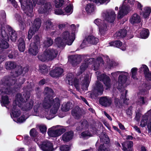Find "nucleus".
I'll list each match as a JSON object with an SVG mask.
<instances>
[{
	"label": "nucleus",
	"instance_id": "f257e3e1",
	"mask_svg": "<svg viewBox=\"0 0 151 151\" xmlns=\"http://www.w3.org/2000/svg\"><path fill=\"white\" fill-rule=\"evenodd\" d=\"M2 82L4 86L0 89V95L3 94L9 95L12 93L11 87L16 83L14 78L5 76L3 78Z\"/></svg>",
	"mask_w": 151,
	"mask_h": 151
},
{
	"label": "nucleus",
	"instance_id": "f03ea898",
	"mask_svg": "<svg viewBox=\"0 0 151 151\" xmlns=\"http://www.w3.org/2000/svg\"><path fill=\"white\" fill-rule=\"evenodd\" d=\"M30 94L27 93H24L23 95L20 93L17 94L16 96L17 100L13 101L12 105L13 107L12 109V111L18 110L17 109L18 105V106L22 107V104L21 103L27 101L28 99L30 98Z\"/></svg>",
	"mask_w": 151,
	"mask_h": 151
},
{
	"label": "nucleus",
	"instance_id": "7ed1b4c3",
	"mask_svg": "<svg viewBox=\"0 0 151 151\" xmlns=\"http://www.w3.org/2000/svg\"><path fill=\"white\" fill-rule=\"evenodd\" d=\"M21 6L24 11V13L28 17H32L33 16V5L31 0H26L22 2V0H19Z\"/></svg>",
	"mask_w": 151,
	"mask_h": 151
},
{
	"label": "nucleus",
	"instance_id": "20e7f679",
	"mask_svg": "<svg viewBox=\"0 0 151 151\" xmlns=\"http://www.w3.org/2000/svg\"><path fill=\"white\" fill-rule=\"evenodd\" d=\"M128 4L127 5L123 4L122 5L119 7V10L117 15V18L118 19H121L124 16L127 15L130 9L129 5H134L135 0H128Z\"/></svg>",
	"mask_w": 151,
	"mask_h": 151
},
{
	"label": "nucleus",
	"instance_id": "39448f33",
	"mask_svg": "<svg viewBox=\"0 0 151 151\" xmlns=\"http://www.w3.org/2000/svg\"><path fill=\"white\" fill-rule=\"evenodd\" d=\"M41 24V20L39 18H36L34 20L32 27L29 29L27 38L29 40L35 32H37L40 28Z\"/></svg>",
	"mask_w": 151,
	"mask_h": 151
},
{
	"label": "nucleus",
	"instance_id": "423d86ee",
	"mask_svg": "<svg viewBox=\"0 0 151 151\" xmlns=\"http://www.w3.org/2000/svg\"><path fill=\"white\" fill-rule=\"evenodd\" d=\"M34 141L43 151H53L54 150L53 144L49 140H46L40 142L37 139H35Z\"/></svg>",
	"mask_w": 151,
	"mask_h": 151
},
{
	"label": "nucleus",
	"instance_id": "0eeeda50",
	"mask_svg": "<svg viewBox=\"0 0 151 151\" xmlns=\"http://www.w3.org/2000/svg\"><path fill=\"white\" fill-rule=\"evenodd\" d=\"M1 35L3 39H0V48L2 49H6L9 47L7 41H9V37L4 30H2Z\"/></svg>",
	"mask_w": 151,
	"mask_h": 151
},
{
	"label": "nucleus",
	"instance_id": "6e6552de",
	"mask_svg": "<svg viewBox=\"0 0 151 151\" xmlns=\"http://www.w3.org/2000/svg\"><path fill=\"white\" fill-rule=\"evenodd\" d=\"M62 37L63 40L68 45H71L75 39V37L70 35V32L68 31L64 32L62 34Z\"/></svg>",
	"mask_w": 151,
	"mask_h": 151
},
{
	"label": "nucleus",
	"instance_id": "1a4fd4ad",
	"mask_svg": "<svg viewBox=\"0 0 151 151\" xmlns=\"http://www.w3.org/2000/svg\"><path fill=\"white\" fill-rule=\"evenodd\" d=\"M7 76L12 77L13 78H14V79L16 80V83L12 86V87H11V89L12 90V93L18 92L21 88L22 85L25 82V78H20L18 80V84H15L17 82V80L15 77H13V76Z\"/></svg>",
	"mask_w": 151,
	"mask_h": 151
},
{
	"label": "nucleus",
	"instance_id": "9d476101",
	"mask_svg": "<svg viewBox=\"0 0 151 151\" xmlns=\"http://www.w3.org/2000/svg\"><path fill=\"white\" fill-rule=\"evenodd\" d=\"M94 22L99 27V32L101 35H104L105 32L107 30V24L103 21L98 19H96Z\"/></svg>",
	"mask_w": 151,
	"mask_h": 151
},
{
	"label": "nucleus",
	"instance_id": "9b49d317",
	"mask_svg": "<svg viewBox=\"0 0 151 151\" xmlns=\"http://www.w3.org/2000/svg\"><path fill=\"white\" fill-rule=\"evenodd\" d=\"M52 106L53 107L50 110V112L53 114H56L60 106V100L59 98L56 97L52 99Z\"/></svg>",
	"mask_w": 151,
	"mask_h": 151
},
{
	"label": "nucleus",
	"instance_id": "f8f14e48",
	"mask_svg": "<svg viewBox=\"0 0 151 151\" xmlns=\"http://www.w3.org/2000/svg\"><path fill=\"white\" fill-rule=\"evenodd\" d=\"M8 30L9 37H10L11 40L13 42H15L17 39V32L9 25L6 26Z\"/></svg>",
	"mask_w": 151,
	"mask_h": 151
},
{
	"label": "nucleus",
	"instance_id": "ddd939ff",
	"mask_svg": "<svg viewBox=\"0 0 151 151\" xmlns=\"http://www.w3.org/2000/svg\"><path fill=\"white\" fill-rule=\"evenodd\" d=\"M52 99V96L50 95L46 96L45 97L42 104V106L45 109H48L51 107Z\"/></svg>",
	"mask_w": 151,
	"mask_h": 151
},
{
	"label": "nucleus",
	"instance_id": "4468645a",
	"mask_svg": "<svg viewBox=\"0 0 151 151\" xmlns=\"http://www.w3.org/2000/svg\"><path fill=\"white\" fill-rule=\"evenodd\" d=\"M112 99L111 98L107 96L100 97L99 100L100 104L105 107L110 106L112 104Z\"/></svg>",
	"mask_w": 151,
	"mask_h": 151
},
{
	"label": "nucleus",
	"instance_id": "2eb2a0df",
	"mask_svg": "<svg viewBox=\"0 0 151 151\" xmlns=\"http://www.w3.org/2000/svg\"><path fill=\"white\" fill-rule=\"evenodd\" d=\"M63 72V69L60 67H56L51 70L49 73L50 75L53 78H58L60 76Z\"/></svg>",
	"mask_w": 151,
	"mask_h": 151
},
{
	"label": "nucleus",
	"instance_id": "dca6fc26",
	"mask_svg": "<svg viewBox=\"0 0 151 151\" xmlns=\"http://www.w3.org/2000/svg\"><path fill=\"white\" fill-rule=\"evenodd\" d=\"M116 17V14L114 10L106 12L105 16V19L110 23H113Z\"/></svg>",
	"mask_w": 151,
	"mask_h": 151
},
{
	"label": "nucleus",
	"instance_id": "f3484780",
	"mask_svg": "<svg viewBox=\"0 0 151 151\" xmlns=\"http://www.w3.org/2000/svg\"><path fill=\"white\" fill-rule=\"evenodd\" d=\"M50 60H52L56 58L58 54V51L53 48H50L45 50Z\"/></svg>",
	"mask_w": 151,
	"mask_h": 151
},
{
	"label": "nucleus",
	"instance_id": "a211bd4d",
	"mask_svg": "<svg viewBox=\"0 0 151 151\" xmlns=\"http://www.w3.org/2000/svg\"><path fill=\"white\" fill-rule=\"evenodd\" d=\"M71 113L74 119H78L81 118L82 112L80 107L76 106L71 110Z\"/></svg>",
	"mask_w": 151,
	"mask_h": 151
},
{
	"label": "nucleus",
	"instance_id": "6ab92c4d",
	"mask_svg": "<svg viewBox=\"0 0 151 151\" xmlns=\"http://www.w3.org/2000/svg\"><path fill=\"white\" fill-rule=\"evenodd\" d=\"M81 58L77 55H71L69 57L68 60L73 67H75L81 61Z\"/></svg>",
	"mask_w": 151,
	"mask_h": 151
},
{
	"label": "nucleus",
	"instance_id": "aec40b11",
	"mask_svg": "<svg viewBox=\"0 0 151 151\" xmlns=\"http://www.w3.org/2000/svg\"><path fill=\"white\" fill-rule=\"evenodd\" d=\"M101 80L102 81L106 86V89H108L110 88L111 87V84L110 83L111 81L109 77L106 74H103L100 76Z\"/></svg>",
	"mask_w": 151,
	"mask_h": 151
},
{
	"label": "nucleus",
	"instance_id": "412c9836",
	"mask_svg": "<svg viewBox=\"0 0 151 151\" xmlns=\"http://www.w3.org/2000/svg\"><path fill=\"white\" fill-rule=\"evenodd\" d=\"M88 127V122L86 120H81L76 127V130L78 131H81L83 129L87 128Z\"/></svg>",
	"mask_w": 151,
	"mask_h": 151
},
{
	"label": "nucleus",
	"instance_id": "4be33fe9",
	"mask_svg": "<svg viewBox=\"0 0 151 151\" xmlns=\"http://www.w3.org/2000/svg\"><path fill=\"white\" fill-rule=\"evenodd\" d=\"M74 132L73 131L70 130L65 132L62 135V139L64 141L67 142L70 141L73 138Z\"/></svg>",
	"mask_w": 151,
	"mask_h": 151
},
{
	"label": "nucleus",
	"instance_id": "5701e85b",
	"mask_svg": "<svg viewBox=\"0 0 151 151\" xmlns=\"http://www.w3.org/2000/svg\"><path fill=\"white\" fill-rule=\"evenodd\" d=\"M33 101L31 99L27 103H25L24 105L22 104V110L27 111L30 110L33 107Z\"/></svg>",
	"mask_w": 151,
	"mask_h": 151
},
{
	"label": "nucleus",
	"instance_id": "b1692460",
	"mask_svg": "<svg viewBox=\"0 0 151 151\" xmlns=\"http://www.w3.org/2000/svg\"><path fill=\"white\" fill-rule=\"evenodd\" d=\"M94 89L97 92L99 95H102L104 91L103 86L99 81H96L94 87Z\"/></svg>",
	"mask_w": 151,
	"mask_h": 151
},
{
	"label": "nucleus",
	"instance_id": "393cba45",
	"mask_svg": "<svg viewBox=\"0 0 151 151\" xmlns=\"http://www.w3.org/2000/svg\"><path fill=\"white\" fill-rule=\"evenodd\" d=\"M94 58H86L85 60V63H83L80 67V73L82 74L88 67V63L90 61H93Z\"/></svg>",
	"mask_w": 151,
	"mask_h": 151
},
{
	"label": "nucleus",
	"instance_id": "a878e982",
	"mask_svg": "<svg viewBox=\"0 0 151 151\" xmlns=\"http://www.w3.org/2000/svg\"><path fill=\"white\" fill-rule=\"evenodd\" d=\"M127 80V76L124 75H120L118 77V83L117 89H119L122 88L123 85L125 83Z\"/></svg>",
	"mask_w": 151,
	"mask_h": 151
},
{
	"label": "nucleus",
	"instance_id": "bb28decb",
	"mask_svg": "<svg viewBox=\"0 0 151 151\" xmlns=\"http://www.w3.org/2000/svg\"><path fill=\"white\" fill-rule=\"evenodd\" d=\"M24 21L25 20L22 19L20 17H19L18 21L19 23V25L20 29L22 31H24V30L26 27V24H27V26H29L30 24L31 21L29 19H27L26 24L25 22H24Z\"/></svg>",
	"mask_w": 151,
	"mask_h": 151
},
{
	"label": "nucleus",
	"instance_id": "cd10ccee",
	"mask_svg": "<svg viewBox=\"0 0 151 151\" xmlns=\"http://www.w3.org/2000/svg\"><path fill=\"white\" fill-rule=\"evenodd\" d=\"M39 47L30 44L28 49L29 54L32 55H36L38 53Z\"/></svg>",
	"mask_w": 151,
	"mask_h": 151
},
{
	"label": "nucleus",
	"instance_id": "c85d7f7f",
	"mask_svg": "<svg viewBox=\"0 0 151 151\" xmlns=\"http://www.w3.org/2000/svg\"><path fill=\"white\" fill-rule=\"evenodd\" d=\"M52 6L50 2L45 3L44 8H41L39 9V12L40 13L48 14L49 11L51 9Z\"/></svg>",
	"mask_w": 151,
	"mask_h": 151
},
{
	"label": "nucleus",
	"instance_id": "c756f323",
	"mask_svg": "<svg viewBox=\"0 0 151 151\" xmlns=\"http://www.w3.org/2000/svg\"><path fill=\"white\" fill-rule=\"evenodd\" d=\"M18 47L19 50L21 52H24L25 49V44L24 39L20 38L18 40Z\"/></svg>",
	"mask_w": 151,
	"mask_h": 151
},
{
	"label": "nucleus",
	"instance_id": "7c9ffc66",
	"mask_svg": "<svg viewBox=\"0 0 151 151\" xmlns=\"http://www.w3.org/2000/svg\"><path fill=\"white\" fill-rule=\"evenodd\" d=\"M126 143L127 148L125 147L124 143L122 144L123 151H133V149L132 148L133 146V142L132 141H127Z\"/></svg>",
	"mask_w": 151,
	"mask_h": 151
},
{
	"label": "nucleus",
	"instance_id": "2f4dec72",
	"mask_svg": "<svg viewBox=\"0 0 151 151\" xmlns=\"http://www.w3.org/2000/svg\"><path fill=\"white\" fill-rule=\"evenodd\" d=\"M130 22L132 24L138 23L140 22L141 19L139 16L137 14H134L132 16L130 19Z\"/></svg>",
	"mask_w": 151,
	"mask_h": 151
},
{
	"label": "nucleus",
	"instance_id": "473e14b6",
	"mask_svg": "<svg viewBox=\"0 0 151 151\" xmlns=\"http://www.w3.org/2000/svg\"><path fill=\"white\" fill-rule=\"evenodd\" d=\"M127 34V31L125 29H121L116 32L115 35L118 39L125 37Z\"/></svg>",
	"mask_w": 151,
	"mask_h": 151
},
{
	"label": "nucleus",
	"instance_id": "72a5a7b5",
	"mask_svg": "<svg viewBox=\"0 0 151 151\" xmlns=\"http://www.w3.org/2000/svg\"><path fill=\"white\" fill-rule=\"evenodd\" d=\"M86 40L88 43L91 44L96 45L99 42L98 39L95 37L91 36H88L86 38Z\"/></svg>",
	"mask_w": 151,
	"mask_h": 151
},
{
	"label": "nucleus",
	"instance_id": "f704fd0d",
	"mask_svg": "<svg viewBox=\"0 0 151 151\" xmlns=\"http://www.w3.org/2000/svg\"><path fill=\"white\" fill-rule=\"evenodd\" d=\"M46 30L47 31L55 30V25L50 20H48L45 23Z\"/></svg>",
	"mask_w": 151,
	"mask_h": 151
},
{
	"label": "nucleus",
	"instance_id": "c9c22d12",
	"mask_svg": "<svg viewBox=\"0 0 151 151\" xmlns=\"http://www.w3.org/2000/svg\"><path fill=\"white\" fill-rule=\"evenodd\" d=\"M6 68V69L11 70L15 68L17 66L16 63L13 61H9L5 63Z\"/></svg>",
	"mask_w": 151,
	"mask_h": 151
},
{
	"label": "nucleus",
	"instance_id": "e433bc0d",
	"mask_svg": "<svg viewBox=\"0 0 151 151\" xmlns=\"http://www.w3.org/2000/svg\"><path fill=\"white\" fill-rule=\"evenodd\" d=\"M15 70L14 74L13 75H11L10 76H13V77H15L18 76L19 75H21L23 72L22 70V67L20 65H18L16 67Z\"/></svg>",
	"mask_w": 151,
	"mask_h": 151
},
{
	"label": "nucleus",
	"instance_id": "4c0bfd02",
	"mask_svg": "<svg viewBox=\"0 0 151 151\" xmlns=\"http://www.w3.org/2000/svg\"><path fill=\"white\" fill-rule=\"evenodd\" d=\"M85 10L88 14L91 13L94 11L95 6L93 3H88L86 6Z\"/></svg>",
	"mask_w": 151,
	"mask_h": 151
},
{
	"label": "nucleus",
	"instance_id": "58836bf2",
	"mask_svg": "<svg viewBox=\"0 0 151 151\" xmlns=\"http://www.w3.org/2000/svg\"><path fill=\"white\" fill-rule=\"evenodd\" d=\"M55 44L59 47H63L65 45V42L60 37L56 38L55 40Z\"/></svg>",
	"mask_w": 151,
	"mask_h": 151
},
{
	"label": "nucleus",
	"instance_id": "ea45409f",
	"mask_svg": "<svg viewBox=\"0 0 151 151\" xmlns=\"http://www.w3.org/2000/svg\"><path fill=\"white\" fill-rule=\"evenodd\" d=\"M140 37L142 39H146L149 35V31L147 29H143L140 33Z\"/></svg>",
	"mask_w": 151,
	"mask_h": 151
},
{
	"label": "nucleus",
	"instance_id": "a19ab883",
	"mask_svg": "<svg viewBox=\"0 0 151 151\" xmlns=\"http://www.w3.org/2000/svg\"><path fill=\"white\" fill-rule=\"evenodd\" d=\"M1 102L2 106H6L10 103L8 96L7 95L2 96Z\"/></svg>",
	"mask_w": 151,
	"mask_h": 151
},
{
	"label": "nucleus",
	"instance_id": "79ce46f5",
	"mask_svg": "<svg viewBox=\"0 0 151 151\" xmlns=\"http://www.w3.org/2000/svg\"><path fill=\"white\" fill-rule=\"evenodd\" d=\"M38 58L39 60L43 62L50 60L45 51L44 53L39 54L38 56Z\"/></svg>",
	"mask_w": 151,
	"mask_h": 151
},
{
	"label": "nucleus",
	"instance_id": "37998d69",
	"mask_svg": "<svg viewBox=\"0 0 151 151\" xmlns=\"http://www.w3.org/2000/svg\"><path fill=\"white\" fill-rule=\"evenodd\" d=\"M18 55V51L15 50H12L9 52L8 55V56L9 58L11 59H15Z\"/></svg>",
	"mask_w": 151,
	"mask_h": 151
},
{
	"label": "nucleus",
	"instance_id": "c03bdc74",
	"mask_svg": "<svg viewBox=\"0 0 151 151\" xmlns=\"http://www.w3.org/2000/svg\"><path fill=\"white\" fill-rule=\"evenodd\" d=\"M110 46L119 48L122 45V43L119 40L113 41L109 43Z\"/></svg>",
	"mask_w": 151,
	"mask_h": 151
},
{
	"label": "nucleus",
	"instance_id": "a18cd8bd",
	"mask_svg": "<svg viewBox=\"0 0 151 151\" xmlns=\"http://www.w3.org/2000/svg\"><path fill=\"white\" fill-rule=\"evenodd\" d=\"M144 75L147 81H151V72H150L148 68H147L145 70Z\"/></svg>",
	"mask_w": 151,
	"mask_h": 151
},
{
	"label": "nucleus",
	"instance_id": "49530a36",
	"mask_svg": "<svg viewBox=\"0 0 151 151\" xmlns=\"http://www.w3.org/2000/svg\"><path fill=\"white\" fill-rule=\"evenodd\" d=\"M110 149L108 145L105 144H101L99 146L98 151H109Z\"/></svg>",
	"mask_w": 151,
	"mask_h": 151
},
{
	"label": "nucleus",
	"instance_id": "de8ad7c7",
	"mask_svg": "<svg viewBox=\"0 0 151 151\" xmlns=\"http://www.w3.org/2000/svg\"><path fill=\"white\" fill-rule=\"evenodd\" d=\"M33 42L30 44H32L33 45L39 47L40 42V38L39 36L37 35H35L33 37Z\"/></svg>",
	"mask_w": 151,
	"mask_h": 151
},
{
	"label": "nucleus",
	"instance_id": "09e8293b",
	"mask_svg": "<svg viewBox=\"0 0 151 151\" xmlns=\"http://www.w3.org/2000/svg\"><path fill=\"white\" fill-rule=\"evenodd\" d=\"M53 41L51 38L47 37V40L44 42V46L48 47L52 45L53 44Z\"/></svg>",
	"mask_w": 151,
	"mask_h": 151
},
{
	"label": "nucleus",
	"instance_id": "8fccbe9b",
	"mask_svg": "<svg viewBox=\"0 0 151 151\" xmlns=\"http://www.w3.org/2000/svg\"><path fill=\"white\" fill-rule=\"evenodd\" d=\"M55 5L56 8L61 7L65 3L64 0H54Z\"/></svg>",
	"mask_w": 151,
	"mask_h": 151
},
{
	"label": "nucleus",
	"instance_id": "3c124183",
	"mask_svg": "<svg viewBox=\"0 0 151 151\" xmlns=\"http://www.w3.org/2000/svg\"><path fill=\"white\" fill-rule=\"evenodd\" d=\"M137 71L138 69L136 68H133L131 70V77L134 79H138L137 77Z\"/></svg>",
	"mask_w": 151,
	"mask_h": 151
},
{
	"label": "nucleus",
	"instance_id": "603ef678",
	"mask_svg": "<svg viewBox=\"0 0 151 151\" xmlns=\"http://www.w3.org/2000/svg\"><path fill=\"white\" fill-rule=\"evenodd\" d=\"M53 92V90L51 88L48 87H46L43 92V93L44 95L46 96L50 95L51 96V94Z\"/></svg>",
	"mask_w": 151,
	"mask_h": 151
},
{
	"label": "nucleus",
	"instance_id": "864d4df0",
	"mask_svg": "<svg viewBox=\"0 0 151 151\" xmlns=\"http://www.w3.org/2000/svg\"><path fill=\"white\" fill-rule=\"evenodd\" d=\"M100 141L104 142V144L107 145L109 142V138L107 135L104 134L100 138Z\"/></svg>",
	"mask_w": 151,
	"mask_h": 151
},
{
	"label": "nucleus",
	"instance_id": "5fc2aeb1",
	"mask_svg": "<svg viewBox=\"0 0 151 151\" xmlns=\"http://www.w3.org/2000/svg\"><path fill=\"white\" fill-rule=\"evenodd\" d=\"M39 70L40 72L42 74H45L47 72V66L44 64L40 66Z\"/></svg>",
	"mask_w": 151,
	"mask_h": 151
},
{
	"label": "nucleus",
	"instance_id": "6e6d98bb",
	"mask_svg": "<svg viewBox=\"0 0 151 151\" xmlns=\"http://www.w3.org/2000/svg\"><path fill=\"white\" fill-rule=\"evenodd\" d=\"M56 130H52L51 128L49 129L47 132L48 135L52 137H56L57 135Z\"/></svg>",
	"mask_w": 151,
	"mask_h": 151
},
{
	"label": "nucleus",
	"instance_id": "4d7b16f0",
	"mask_svg": "<svg viewBox=\"0 0 151 151\" xmlns=\"http://www.w3.org/2000/svg\"><path fill=\"white\" fill-rule=\"evenodd\" d=\"M73 105L70 102H68L66 104L64 107V110L65 111H67L70 109H71L73 107Z\"/></svg>",
	"mask_w": 151,
	"mask_h": 151
},
{
	"label": "nucleus",
	"instance_id": "13d9d810",
	"mask_svg": "<svg viewBox=\"0 0 151 151\" xmlns=\"http://www.w3.org/2000/svg\"><path fill=\"white\" fill-rule=\"evenodd\" d=\"M21 115V111L19 109L12 111L11 115H12L14 118H17Z\"/></svg>",
	"mask_w": 151,
	"mask_h": 151
},
{
	"label": "nucleus",
	"instance_id": "bf43d9fd",
	"mask_svg": "<svg viewBox=\"0 0 151 151\" xmlns=\"http://www.w3.org/2000/svg\"><path fill=\"white\" fill-rule=\"evenodd\" d=\"M73 76L71 74H68L66 77V80L67 81L68 83L70 85H72L73 84Z\"/></svg>",
	"mask_w": 151,
	"mask_h": 151
},
{
	"label": "nucleus",
	"instance_id": "052dcab7",
	"mask_svg": "<svg viewBox=\"0 0 151 151\" xmlns=\"http://www.w3.org/2000/svg\"><path fill=\"white\" fill-rule=\"evenodd\" d=\"M38 134V132H37L35 129L34 128L31 129L29 132L30 136L34 138L37 136Z\"/></svg>",
	"mask_w": 151,
	"mask_h": 151
},
{
	"label": "nucleus",
	"instance_id": "680f3d73",
	"mask_svg": "<svg viewBox=\"0 0 151 151\" xmlns=\"http://www.w3.org/2000/svg\"><path fill=\"white\" fill-rule=\"evenodd\" d=\"M89 83V76L85 77L83 81V86L85 85V86L86 88H88Z\"/></svg>",
	"mask_w": 151,
	"mask_h": 151
},
{
	"label": "nucleus",
	"instance_id": "e2e57ef3",
	"mask_svg": "<svg viewBox=\"0 0 151 151\" xmlns=\"http://www.w3.org/2000/svg\"><path fill=\"white\" fill-rule=\"evenodd\" d=\"M36 0H32L34 6H35L36 4L39 5H43L45 1V0H36Z\"/></svg>",
	"mask_w": 151,
	"mask_h": 151
},
{
	"label": "nucleus",
	"instance_id": "0e129e2a",
	"mask_svg": "<svg viewBox=\"0 0 151 151\" xmlns=\"http://www.w3.org/2000/svg\"><path fill=\"white\" fill-rule=\"evenodd\" d=\"M66 131L65 129L63 128H61L56 130L57 137L60 136L62 134Z\"/></svg>",
	"mask_w": 151,
	"mask_h": 151
},
{
	"label": "nucleus",
	"instance_id": "69168bd1",
	"mask_svg": "<svg viewBox=\"0 0 151 151\" xmlns=\"http://www.w3.org/2000/svg\"><path fill=\"white\" fill-rule=\"evenodd\" d=\"M60 150L61 151H69L70 147L67 145H62L60 146Z\"/></svg>",
	"mask_w": 151,
	"mask_h": 151
},
{
	"label": "nucleus",
	"instance_id": "338daca9",
	"mask_svg": "<svg viewBox=\"0 0 151 151\" xmlns=\"http://www.w3.org/2000/svg\"><path fill=\"white\" fill-rule=\"evenodd\" d=\"M39 128L42 133L44 134L45 133L47 129V128L45 125H40L39 126Z\"/></svg>",
	"mask_w": 151,
	"mask_h": 151
},
{
	"label": "nucleus",
	"instance_id": "774afa93",
	"mask_svg": "<svg viewBox=\"0 0 151 151\" xmlns=\"http://www.w3.org/2000/svg\"><path fill=\"white\" fill-rule=\"evenodd\" d=\"M147 118H143L142 119L140 125L142 127H145L147 124Z\"/></svg>",
	"mask_w": 151,
	"mask_h": 151
}]
</instances>
